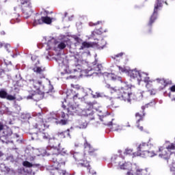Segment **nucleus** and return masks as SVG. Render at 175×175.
I'll list each match as a JSON object with an SVG mask.
<instances>
[{"label": "nucleus", "mask_w": 175, "mask_h": 175, "mask_svg": "<svg viewBox=\"0 0 175 175\" xmlns=\"http://www.w3.org/2000/svg\"><path fill=\"white\" fill-rule=\"evenodd\" d=\"M144 76H147V73H145V75L142 77V80H141V81H144L145 83H147L146 88H148V82H150V77Z\"/></svg>", "instance_id": "obj_26"}, {"label": "nucleus", "mask_w": 175, "mask_h": 175, "mask_svg": "<svg viewBox=\"0 0 175 175\" xmlns=\"http://www.w3.org/2000/svg\"><path fill=\"white\" fill-rule=\"evenodd\" d=\"M137 128H139V129H140L141 131H143V126H137Z\"/></svg>", "instance_id": "obj_59"}, {"label": "nucleus", "mask_w": 175, "mask_h": 175, "mask_svg": "<svg viewBox=\"0 0 175 175\" xmlns=\"http://www.w3.org/2000/svg\"><path fill=\"white\" fill-rule=\"evenodd\" d=\"M58 115H59V118L61 117V118L65 119L66 118V114L65 113V112L59 110L58 111Z\"/></svg>", "instance_id": "obj_35"}, {"label": "nucleus", "mask_w": 175, "mask_h": 175, "mask_svg": "<svg viewBox=\"0 0 175 175\" xmlns=\"http://www.w3.org/2000/svg\"><path fill=\"white\" fill-rule=\"evenodd\" d=\"M67 79H73V77L72 76H70Z\"/></svg>", "instance_id": "obj_62"}, {"label": "nucleus", "mask_w": 175, "mask_h": 175, "mask_svg": "<svg viewBox=\"0 0 175 175\" xmlns=\"http://www.w3.org/2000/svg\"><path fill=\"white\" fill-rule=\"evenodd\" d=\"M22 12L25 18L31 17L32 14V5H31V0H21Z\"/></svg>", "instance_id": "obj_7"}, {"label": "nucleus", "mask_w": 175, "mask_h": 175, "mask_svg": "<svg viewBox=\"0 0 175 175\" xmlns=\"http://www.w3.org/2000/svg\"><path fill=\"white\" fill-rule=\"evenodd\" d=\"M174 100H175V98H172V101L173 102Z\"/></svg>", "instance_id": "obj_64"}, {"label": "nucleus", "mask_w": 175, "mask_h": 175, "mask_svg": "<svg viewBox=\"0 0 175 175\" xmlns=\"http://www.w3.org/2000/svg\"><path fill=\"white\" fill-rule=\"evenodd\" d=\"M35 117L37 122L33 124V127L36 129H38L40 132H43V131L49 128V124L46 122H44L43 120V116L41 113H36Z\"/></svg>", "instance_id": "obj_6"}, {"label": "nucleus", "mask_w": 175, "mask_h": 175, "mask_svg": "<svg viewBox=\"0 0 175 175\" xmlns=\"http://www.w3.org/2000/svg\"><path fill=\"white\" fill-rule=\"evenodd\" d=\"M146 73L143 72L142 74L140 73V72L137 70H133L131 74V77H133V79H137L139 81H142L143 80V76H144Z\"/></svg>", "instance_id": "obj_13"}, {"label": "nucleus", "mask_w": 175, "mask_h": 175, "mask_svg": "<svg viewBox=\"0 0 175 175\" xmlns=\"http://www.w3.org/2000/svg\"><path fill=\"white\" fill-rule=\"evenodd\" d=\"M99 24H100V21H98L96 23H89V25H90V27H92V25H99Z\"/></svg>", "instance_id": "obj_50"}, {"label": "nucleus", "mask_w": 175, "mask_h": 175, "mask_svg": "<svg viewBox=\"0 0 175 175\" xmlns=\"http://www.w3.org/2000/svg\"><path fill=\"white\" fill-rule=\"evenodd\" d=\"M136 153H133L134 157H142V154H145L146 152L148 150V143L142 142L141 143L137 148Z\"/></svg>", "instance_id": "obj_9"}, {"label": "nucleus", "mask_w": 175, "mask_h": 175, "mask_svg": "<svg viewBox=\"0 0 175 175\" xmlns=\"http://www.w3.org/2000/svg\"><path fill=\"white\" fill-rule=\"evenodd\" d=\"M66 44H68L66 41H62L58 44L57 48L59 49V50H64V49L66 47Z\"/></svg>", "instance_id": "obj_22"}, {"label": "nucleus", "mask_w": 175, "mask_h": 175, "mask_svg": "<svg viewBox=\"0 0 175 175\" xmlns=\"http://www.w3.org/2000/svg\"><path fill=\"white\" fill-rule=\"evenodd\" d=\"M170 91L172 92H175V85H172L171 88H170Z\"/></svg>", "instance_id": "obj_51"}, {"label": "nucleus", "mask_w": 175, "mask_h": 175, "mask_svg": "<svg viewBox=\"0 0 175 175\" xmlns=\"http://www.w3.org/2000/svg\"><path fill=\"white\" fill-rule=\"evenodd\" d=\"M157 155V153L154 151H146L145 153L142 154V158H152V157H155Z\"/></svg>", "instance_id": "obj_15"}, {"label": "nucleus", "mask_w": 175, "mask_h": 175, "mask_svg": "<svg viewBox=\"0 0 175 175\" xmlns=\"http://www.w3.org/2000/svg\"><path fill=\"white\" fill-rule=\"evenodd\" d=\"M107 77L111 80H117V76L114 75L113 73L107 74Z\"/></svg>", "instance_id": "obj_39"}, {"label": "nucleus", "mask_w": 175, "mask_h": 175, "mask_svg": "<svg viewBox=\"0 0 175 175\" xmlns=\"http://www.w3.org/2000/svg\"><path fill=\"white\" fill-rule=\"evenodd\" d=\"M165 150H167V151H170L172 150H175V144H170L169 146H167L165 148Z\"/></svg>", "instance_id": "obj_38"}, {"label": "nucleus", "mask_w": 175, "mask_h": 175, "mask_svg": "<svg viewBox=\"0 0 175 175\" xmlns=\"http://www.w3.org/2000/svg\"><path fill=\"white\" fill-rule=\"evenodd\" d=\"M54 169L51 171V175H66V170H62V166H65V160L61 156H57L53 159Z\"/></svg>", "instance_id": "obj_3"}, {"label": "nucleus", "mask_w": 175, "mask_h": 175, "mask_svg": "<svg viewBox=\"0 0 175 175\" xmlns=\"http://www.w3.org/2000/svg\"><path fill=\"white\" fill-rule=\"evenodd\" d=\"M54 43H55V39L52 38L51 40H49L48 41V50H50V49H51V47H53V46H54Z\"/></svg>", "instance_id": "obj_29"}, {"label": "nucleus", "mask_w": 175, "mask_h": 175, "mask_svg": "<svg viewBox=\"0 0 175 175\" xmlns=\"http://www.w3.org/2000/svg\"><path fill=\"white\" fill-rule=\"evenodd\" d=\"M44 24H50L52 23V19L49 16H42Z\"/></svg>", "instance_id": "obj_27"}, {"label": "nucleus", "mask_w": 175, "mask_h": 175, "mask_svg": "<svg viewBox=\"0 0 175 175\" xmlns=\"http://www.w3.org/2000/svg\"><path fill=\"white\" fill-rule=\"evenodd\" d=\"M3 124H2V123H0V131H3Z\"/></svg>", "instance_id": "obj_54"}, {"label": "nucleus", "mask_w": 175, "mask_h": 175, "mask_svg": "<svg viewBox=\"0 0 175 175\" xmlns=\"http://www.w3.org/2000/svg\"><path fill=\"white\" fill-rule=\"evenodd\" d=\"M69 122V120L66 118L62 119L59 122L60 125H66Z\"/></svg>", "instance_id": "obj_37"}, {"label": "nucleus", "mask_w": 175, "mask_h": 175, "mask_svg": "<svg viewBox=\"0 0 175 175\" xmlns=\"http://www.w3.org/2000/svg\"><path fill=\"white\" fill-rule=\"evenodd\" d=\"M105 87H106L107 88H108L109 90H111V86L109 84H107V85H105Z\"/></svg>", "instance_id": "obj_55"}, {"label": "nucleus", "mask_w": 175, "mask_h": 175, "mask_svg": "<svg viewBox=\"0 0 175 175\" xmlns=\"http://www.w3.org/2000/svg\"><path fill=\"white\" fill-rule=\"evenodd\" d=\"M50 118H51L52 120H58V118H59V115L58 114V111L51 112L50 113Z\"/></svg>", "instance_id": "obj_24"}, {"label": "nucleus", "mask_w": 175, "mask_h": 175, "mask_svg": "<svg viewBox=\"0 0 175 175\" xmlns=\"http://www.w3.org/2000/svg\"><path fill=\"white\" fill-rule=\"evenodd\" d=\"M95 35H96V32L95 31L92 32L91 38H94Z\"/></svg>", "instance_id": "obj_53"}, {"label": "nucleus", "mask_w": 175, "mask_h": 175, "mask_svg": "<svg viewBox=\"0 0 175 175\" xmlns=\"http://www.w3.org/2000/svg\"><path fill=\"white\" fill-rule=\"evenodd\" d=\"M129 90H131V85L128 84L126 82H122V85L120 89L117 88L111 87V92H116L119 96H121L124 100H127V102H131L133 96V94L129 93Z\"/></svg>", "instance_id": "obj_2"}, {"label": "nucleus", "mask_w": 175, "mask_h": 175, "mask_svg": "<svg viewBox=\"0 0 175 175\" xmlns=\"http://www.w3.org/2000/svg\"><path fill=\"white\" fill-rule=\"evenodd\" d=\"M118 68L120 72H122V73H124V72H126V70L125 69V68H122V67H121V66H118Z\"/></svg>", "instance_id": "obj_48"}, {"label": "nucleus", "mask_w": 175, "mask_h": 175, "mask_svg": "<svg viewBox=\"0 0 175 175\" xmlns=\"http://www.w3.org/2000/svg\"><path fill=\"white\" fill-rule=\"evenodd\" d=\"M5 49H10V44H6V45L5 46Z\"/></svg>", "instance_id": "obj_57"}, {"label": "nucleus", "mask_w": 175, "mask_h": 175, "mask_svg": "<svg viewBox=\"0 0 175 175\" xmlns=\"http://www.w3.org/2000/svg\"><path fill=\"white\" fill-rule=\"evenodd\" d=\"M68 111L70 114H75V113H77V107L74 105H70Z\"/></svg>", "instance_id": "obj_19"}, {"label": "nucleus", "mask_w": 175, "mask_h": 175, "mask_svg": "<svg viewBox=\"0 0 175 175\" xmlns=\"http://www.w3.org/2000/svg\"><path fill=\"white\" fill-rule=\"evenodd\" d=\"M81 166H83L84 167H87V169L89 170V173H90V174H96V172L91 169V165H90L89 162H86L85 163H81Z\"/></svg>", "instance_id": "obj_18"}, {"label": "nucleus", "mask_w": 175, "mask_h": 175, "mask_svg": "<svg viewBox=\"0 0 175 175\" xmlns=\"http://www.w3.org/2000/svg\"><path fill=\"white\" fill-rule=\"evenodd\" d=\"M84 148L85 150H87L88 151L89 155L91 156H95L96 155V150L94 149V148L91 147V144H90L88 142L87 139H85V143H84Z\"/></svg>", "instance_id": "obj_12"}, {"label": "nucleus", "mask_w": 175, "mask_h": 175, "mask_svg": "<svg viewBox=\"0 0 175 175\" xmlns=\"http://www.w3.org/2000/svg\"><path fill=\"white\" fill-rule=\"evenodd\" d=\"M88 125V124L87 123V122L85 120H81L79 122V129H85V128H87Z\"/></svg>", "instance_id": "obj_25"}, {"label": "nucleus", "mask_w": 175, "mask_h": 175, "mask_svg": "<svg viewBox=\"0 0 175 175\" xmlns=\"http://www.w3.org/2000/svg\"><path fill=\"white\" fill-rule=\"evenodd\" d=\"M61 155H66L68 154V150H66L65 148H62V150L59 149V153Z\"/></svg>", "instance_id": "obj_46"}, {"label": "nucleus", "mask_w": 175, "mask_h": 175, "mask_svg": "<svg viewBox=\"0 0 175 175\" xmlns=\"http://www.w3.org/2000/svg\"><path fill=\"white\" fill-rule=\"evenodd\" d=\"M69 132H70V130L67 129L65 131L58 133L57 135H58L59 137H61V139H65V137H66V135H67V136H69Z\"/></svg>", "instance_id": "obj_21"}, {"label": "nucleus", "mask_w": 175, "mask_h": 175, "mask_svg": "<svg viewBox=\"0 0 175 175\" xmlns=\"http://www.w3.org/2000/svg\"><path fill=\"white\" fill-rule=\"evenodd\" d=\"M144 116V114L141 115L139 113H137L135 114V117L137 118V122H140V121H143V117Z\"/></svg>", "instance_id": "obj_30"}, {"label": "nucleus", "mask_w": 175, "mask_h": 175, "mask_svg": "<svg viewBox=\"0 0 175 175\" xmlns=\"http://www.w3.org/2000/svg\"><path fill=\"white\" fill-rule=\"evenodd\" d=\"M25 173L30 175H35V172H33L31 168L27 169L24 170Z\"/></svg>", "instance_id": "obj_44"}, {"label": "nucleus", "mask_w": 175, "mask_h": 175, "mask_svg": "<svg viewBox=\"0 0 175 175\" xmlns=\"http://www.w3.org/2000/svg\"><path fill=\"white\" fill-rule=\"evenodd\" d=\"M92 114H94L93 113H92V111H90V113H86V116H92Z\"/></svg>", "instance_id": "obj_58"}, {"label": "nucleus", "mask_w": 175, "mask_h": 175, "mask_svg": "<svg viewBox=\"0 0 175 175\" xmlns=\"http://www.w3.org/2000/svg\"><path fill=\"white\" fill-rule=\"evenodd\" d=\"M98 46L100 47H102L103 49L104 46H106V41L103 39H102L100 42H97Z\"/></svg>", "instance_id": "obj_36"}, {"label": "nucleus", "mask_w": 175, "mask_h": 175, "mask_svg": "<svg viewBox=\"0 0 175 175\" xmlns=\"http://www.w3.org/2000/svg\"><path fill=\"white\" fill-rule=\"evenodd\" d=\"M0 98H1V99H5V98H6V91L0 90Z\"/></svg>", "instance_id": "obj_40"}, {"label": "nucleus", "mask_w": 175, "mask_h": 175, "mask_svg": "<svg viewBox=\"0 0 175 175\" xmlns=\"http://www.w3.org/2000/svg\"><path fill=\"white\" fill-rule=\"evenodd\" d=\"M91 46V44L90 42H84L82 43L81 49H89V47Z\"/></svg>", "instance_id": "obj_34"}, {"label": "nucleus", "mask_w": 175, "mask_h": 175, "mask_svg": "<svg viewBox=\"0 0 175 175\" xmlns=\"http://www.w3.org/2000/svg\"><path fill=\"white\" fill-rule=\"evenodd\" d=\"M71 87L72 88H75V90H79L80 88V86L79 85H73V84H71Z\"/></svg>", "instance_id": "obj_49"}, {"label": "nucleus", "mask_w": 175, "mask_h": 175, "mask_svg": "<svg viewBox=\"0 0 175 175\" xmlns=\"http://www.w3.org/2000/svg\"><path fill=\"white\" fill-rule=\"evenodd\" d=\"M2 72L3 71H0V76H2Z\"/></svg>", "instance_id": "obj_63"}, {"label": "nucleus", "mask_w": 175, "mask_h": 175, "mask_svg": "<svg viewBox=\"0 0 175 175\" xmlns=\"http://www.w3.org/2000/svg\"><path fill=\"white\" fill-rule=\"evenodd\" d=\"M132 152H133V149L126 148L125 150L124 154H126V155H131V154H132Z\"/></svg>", "instance_id": "obj_45"}, {"label": "nucleus", "mask_w": 175, "mask_h": 175, "mask_svg": "<svg viewBox=\"0 0 175 175\" xmlns=\"http://www.w3.org/2000/svg\"><path fill=\"white\" fill-rule=\"evenodd\" d=\"M42 24H44V22H43V16L41 17V18H39V19H35L34 21H33V26L34 27H36V25H40Z\"/></svg>", "instance_id": "obj_23"}, {"label": "nucleus", "mask_w": 175, "mask_h": 175, "mask_svg": "<svg viewBox=\"0 0 175 175\" xmlns=\"http://www.w3.org/2000/svg\"><path fill=\"white\" fill-rule=\"evenodd\" d=\"M40 136L44 139V140H46L49 142H50V140H51V142H55L56 140H57V139H55V138L53 139L51 138V135H50L47 133H41Z\"/></svg>", "instance_id": "obj_14"}, {"label": "nucleus", "mask_w": 175, "mask_h": 175, "mask_svg": "<svg viewBox=\"0 0 175 175\" xmlns=\"http://www.w3.org/2000/svg\"><path fill=\"white\" fill-rule=\"evenodd\" d=\"M75 161H77V162H83V163H79L80 165L81 163H87V161H85V154L84 153H80V152H75L73 155Z\"/></svg>", "instance_id": "obj_11"}, {"label": "nucleus", "mask_w": 175, "mask_h": 175, "mask_svg": "<svg viewBox=\"0 0 175 175\" xmlns=\"http://www.w3.org/2000/svg\"><path fill=\"white\" fill-rule=\"evenodd\" d=\"M111 163L112 166L120 170H129L127 175H147V170L136 168L135 172L132 171V163L124 161V159L118 155H113L111 157Z\"/></svg>", "instance_id": "obj_1"}, {"label": "nucleus", "mask_w": 175, "mask_h": 175, "mask_svg": "<svg viewBox=\"0 0 175 175\" xmlns=\"http://www.w3.org/2000/svg\"><path fill=\"white\" fill-rule=\"evenodd\" d=\"M23 165L25 166V167H32L33 166V164L29 163L28 161H25L23 162Z\"/></svg>", "instance_id": "obj_31"}, {"label": "nucleus", "mask_w": 175, "mask_h": 175, "mask_svg": "<svg viewBox=\"0 0 175 175\" xmlns=\"http://www.w3.org/2000/svg\"><path fill=\"white\" fill-rule=\"evenodd\" d=\"M79 96V94H76L75 91L72 90H70L67 91V98H70V99H76Z\"/></svg>", "instance_id": "obj_16"}, {"label": "nucleus", "mask_w": 175, "mask_h": 175, "mask_svg": "<svg viewBox=\"0 0 175 175\" xmlns=\"http://www.w3.org/2000/svg\"><path fill=\"white\" fill-rule=\"evenodd\" d=\"M156 81L159 84V90L162 91V90H165L169 84H172V81H169V79H165L163 78H157L156 79Z\"/></svg>", "instance_id": "obj_10"}, {"label": "nucleus", "mask_w": 175, "mask_h": 175, "mask_svg": "<svg viewBox=\"0 0 175 175\" xmlns=\"http://www.w3.org/2000/svg\"><path fill=\"white\" fill-rule=\"evenodd\" d=\"M94 70L95 72H100L102 70V64H97L94 66Z\"/></svg>", "instance_id": "obj_41"}, {"label": "nucleus", "mask_w": 175, "mask_h": 175, "mask_svg": "<svg viewBox=\"0 0 175 175\" xmlns=\"http://www.w3.org/2000/svg\"><path fill=\"white\" fill-rule=\"evenodd\" d=\"M143 94H144V92H142V91L137 92L135 94V98L133 99H135V100H142V99H143Z\"/></svg>", "instance_id": "obj_20"}, {"label": "nucleus", "mask_w": 175, "mask_h": 175, "mask_svg": "<svg viewBox=\"0 0 175 175\" xmlns=\"http://www.w3.org/2000/svg\"><path fill=\"white\" fill-rule=\"evenodd\" d=\"M29 84L31 85V88L33 90L35 94H32L27 97V99H33L38 102V100H40V95H42V92L40 91V88L42 87V82L30 79Z\"/></svg>", "instance_id": "obj_4"}, {"label": "nucleus", "mask_w": 175, "mask_h": 175, "mask_svg": "<svg viewBox=\"0 0 175 175\" xmlns=\"http://www.w3.org/2000/svg\"><path fill=\"white\" fill-rule=\"evenodd\" d=\"M11 24H14V23H20V18H12L10 21Z\"/></svg>", "instance_id": "obj_47"}, {"label": "nucleus", "mask_w": 175, "mask_h": 175, "mask_svg": "<svg viewBox=\"0 0 175 175\" xmlns=\"http://www.w3.org/2000/svg\"><path fill=\"white\" fill-rule=\"evenodd\" d=\"M164 1L165 0H157L156 3L154 4V9L153 14L151 16L149 21V25H152V23L155 21V20H157V13L158 12V9H159V8H162V3H163ZM165 3L167 5V3L166 1H165Z\"/></svg>", "instance_id": "obj_8"}, {"label": "nucleus", "mask_w": 175, "mask_h": 175, "mask_svg": "<svg viewBox=\"0 0 175 175\" xmlns=\"http://www.w3.org/2000/svg\"><path fill=\"white\" fill-rule=\"evenodd\" d=\"M3 157V153L2 152V151H0V157Z\"/></svg>", "instance_id": "obj_60"}, {"label": "nucleus", "mask_w": 175, "mask_h": 175, "mask_svg": "<svg viewBox=\"0 0 175 175\" xmlns=\"http://www.w3.org/2000/svg\"><path fill=\"white\" fill-rule=\"evenodd\" d=\"M5 136H12V130L7 129L3 131Z\"/></svg>", "instance_id": "obj_42"}, {"label": "nucleus", "mask_w": 175, "mask_h": 175, "mask_svg": "<svg viewBox=\"0 0 175 175\" xmlns=\"http://www.w3.org/2000/svg\"><path fill=\"white\" fill-rule=\"evenodd\" d=\"M88 105L90 110H92V109H94V110H98V109H99V104L96 101L88 103Z\"/></svg>", "instance_id": "obj_17"}, {"label": "nucleus", "mask_w": 175, "mask_h": 175, "mask_svg": "<svg viewBox=\"0 0 175 175\" xmlns=\"http://www.w3.org/2000/svg\"><path fill=\"white\" fill-rule=\"evenodd\" d=\"M54 142L55 146H48L44 152V155H54L52 158V162L53 158H57V157H61L62 158V156L59 155V146H61V143H59L58 139Z\"/></svg>", "instance_id": "obj_5"}, {"label": "nucleus", "mask_w": 175, "mask_h": 175, "mask_svg": "<svg viewBox=\"0 0 175 175\" xmlns=\"http://www.w3.org/2000/svg\"><path fill=\"white\" fill-rule=\"evenodd\" d=\"M92 96L93 98H105L106 95L103 92H96V94H92Z\"/></svg>", "instance_id": "obj_28"}, {"label": "nucleus", "mask_w": 175, "mask_h": 175, "mask_svg": "<svg viewBox=\"0 0 175 175\" xmlns=\"http://www.w3.org/2000/svg\"><path fill=\"white\" fill-rule=\"evenodd\" d=\"M146 107H148V104H147V105H145V106H143V107H142V110H144V109H146Z\"/></svg>", "instance_id": "obj_56"}, {"label": "nucleus", "mask_w": 175, "mask_h": 175, "mask_svg": "<svg viewBox=\"0 0 175 175\" xmlns=\"http://www.w3.org/2000/svg\"><path fill=\"white\" fill-rule=\"evenodd\" d=\"M5 99H8V100H16V96L10 94H8V92H6V96L5 97Z\"/></svg>", "instance_id": "obj_32"}, {"label": "nucleus", "mask_w": 175, "mask_h": 175, "mask_svg": "<svg viewBox=\"0 0 175 175\" xmlns=\"http://www.w3.org/2000/svg\"><path fill=\"white\" fill-rule=\"evenodd\" d=\"M122 55H124V53L122 52L120 53L115 55L113 57H112V58L113 59H117L118 58H122Z\"/></svg>", "instance_id": "obj_43"}, {"label": "nucleus", "mask_w": 175, "mask_h": 175, "mask_svg": "<svg viewBox=\"0 0 175 175\" xmlns=\"http://www.w3.org/2000/svg\"><path fill=\"white\" fill-rule=\"evenodd\" d=\"M64 16H65V17H66V16H68V12H65Z\"/></svg>", "instance_id": "obj_61"}, {"label": "nucleus", "mask_w": 175, "mask_h": 175, "mask_svg": "<svg viewBox=\"0 0 175 175\" xmlns=\"http://www.w3.org/2000/svg\"><path fill=\"white\" fill-rule=\"evenodd\" d=\"M33 72H36V73H42V72H44V68L42 69L40 67H36L33 69Z\"/></svg>", "instance_id": "obj_33"}, {"label": "nucleus", "mask_w": 175, "mask_h": 175, "mask_svg": "<svg viewBox=\"0 0 175 175\" xmlns=\"http://www.w3.org/2000/svg\"><path fill=\"white\" fill-rule=\"evenodd\" d=\"M3 167H5V164H0V170L1 172H3Z\"/></svg>", "instance_id": "obj_52"}]
</instances>
